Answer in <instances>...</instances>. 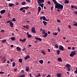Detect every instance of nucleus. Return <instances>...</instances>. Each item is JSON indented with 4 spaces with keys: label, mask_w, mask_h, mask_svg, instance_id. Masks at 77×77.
I'll list each match as a JSON object with an SVG mask.
<instances>
[{
    "label": "nucleus",
    "mask_w": 77,
    "mask_h": 77,
    "mask_svg": "<svg viewBox=\"0 0 77 77\" xmlns=\"http://www.w3.org/2000/svg\"><path fill=\"white\" fill-rule=\"evenodd\" d=\"M27 37L30 38L31 37H32V35H31L30 34H29L27 35Z\"/></svg>",
    "instance_id": "72a5a7b5"
},
{
    "label": "nucleus",
    "mask_w": 77,
    "mask_h": 77,
    "mask_svg": "<svg viewBox=\"0 0 77 77\" xmlns=\"http://www.w3.org/2000/svg\"><path fill=\"white\" fill-rule=\"evenodd\" d=\"M59 47V46L57 45H55L54 48H58Z\"/></svg>",
    "instance_id": "2f4dec72"
},
{
    "label": "nucleus",
    "mask_w": 77,
    "mask_h": 77,
    "mask_svg": "<svg viewBox=\"0 0 77 77\" xmlns=\"http://www.w3.org/2000/svg\"><path fill=\"white\" fill-rule=\"evenodd\" d=\"M73 25L74 26H77V22H75V21H74L73 22Z\"/></svg>",
    "instance_id": "412c9836"
},
{
    "label": "nucleus",
    "mask_w": 77,
    "mask_h": 77,
    "mask_svg": "<svg viewBox=\"0 0 77 77\" xmlns=\"http://www.w3.org/2000/svg\"><path fill=\"white\" fill-rule=\"evenodd\" d=\"M74 13H75L76 15H77V11H74Z\"/></svg>",
    "instance_id": "e2e57ef3"
},
{
    "label": "nucleus",
    "mask_w": 77,
    "mask_h": 77,
    "mask_svg": "<svg viewBox=\"0 0 77 77\" xmlns=\"http://www.w3.org/2000/svg\"><path fill=\"white\" fill-rule=\"evenodd\" d=\"M22 12H24V13H25V12H26V11H25V10H23L22 11Z\"/></svg>",
    "instance_id": "603ef678"
},
{
    "label": "nucleus",
    "mask_w": 77,
    "mask_h": 77,
    "mask_svg": "<svg viewBox=\"0 0 77 77\" xmlns=\"http://www.w3.org/2000/svg\"><path fill=\"white\" fill-rule=\"evenodd\" d=\"M47 35H48V34H47V33H46L44 35H43V37L44 38H46L47 36Z\"/></svg>",
    "instance_id": "4468645a"
},
{
    "label": "nucleus",
    "mask_w": 77,
    "mask_h": 77,
    "mask_svg": "<svg viewBox=\"0 0 77 77\" xmlns=\"http://www.w3.org/2000/svg\"><path fill=\"white\" fill-rule=\"evenodd\" d=\"M19 62L20 63H22V62H23V60H22V59H20L19 60Z\"/></svg>",
    "instance_id": "cd10ccee"
},
{
    "label": "nucleus",
    "mask_w": 77,
    "mask_h": 77,
    "mask_svg": "<svg viewBox=\"0 0 77 77\" xmlns=\"http://www.w3.org/2000/svg\"><path fill=\"white\" fill-rule=\"evenodd\" d=\"M26 71H28L29 70V67H26Z\"/></svg>",
    "instance_id": "a878e982"
},
{
    "label": "nucleus",
    "mask_w": 77,
    "mask_h": 77,
    "mask_svg": "<svg viewBox=\"0 0 77 77\" xmlns=\"http://www.w3.org/2000/svg\"><path fill=\"white\" fill-rule=\"evenodd\" d=\"M74 6H73V5H72L71 6V8H74Z\"/></svg>",
    "instance_id": "69168bd1"
},
{
    "label": "nucleus",
    "mask_w": 77,
    "mask_h": 77,
    "mask_svg": "<svg viewBox=\"0 0 77 77\" xmlns=\"http://www.w3.org/2000/svg\"><path fill=\"white\" fill-rule=\"evenodd\" d=\"M16 49L18 51H21V48L19 47H17L16 48Z\"/></svg>",
    "instance_id": "f8f14e48"
},
{
    "label": "nucleus",
    "mask_w": 77,
    "mask_h": 77,
    "mask_svg": "<svg viewBox=\"0 0 77 77\" xmlns=\"http://www.w3.org/2000/svg\"><path fill=\"white\" fill-rule=\"evenodd\" d=\"M41 10V7L40 6L38 7V11H39L40 12Z\"/></svg>",
    "instance_id": "c85d7f7f"
},
{
    "label": "nucleus",
    "mask_w": 77,
    "mask_h": 77,
    "mask_svg": "<svg viewBox=\"0 0 77 77\" xmlns=\"http://www.w3.org/2000/svg\"><path fill=\"white\" fill-rule=\"evenodd\" d=\"M1 32H2V33H4V32H5V30H2L1 31Z\"/></svg>",
    "instance_id": "a19ab883"
},
{
    "label": "nucleus",
    "mask_w": 77,
    "mask_h": 77,
    "mask_svg": "<svg viewBox=\"0 0 77 77\" xmlns=\"http://www.w3.org/2000/svg\"><path fill=\"white\" fill-rule=\"evenodd\" d=\"M69 0H65V4H68L69 3Z\"/></svg>",
    "instance_id": "aec40b11"
},
{
    "label": "nucleus",
    "mask_w": 77,
    "mask_h": 77,
    "mask_svg": "<svg viewBox=\"0 0 77 77\" xmlns=\"http://www.w3.org/2000/svg\"><path fill=\"white\" fill-rule=\"evenodd\" d=\"M38 6H40L41 7L42 9H43V7H44V3H38Z\"/></svg>",
    "instance_id": "423d86ee"
},
{
    "label": "nucleus",
    "mask_w": 77,
    "mask_h": 77,
    "mask_svg": "<svg viewBox=\"0 0 77 77\" xmlns=\"http://www.w3.org/2000/svg\"><path fill=\"white\" fill-rule=\"evenodd\" d=\"M29 28V25H27L26 26V29H28Z\"/></svg>",
    "instance_id": "ea45409f"
},
{
    "label": "nucleus",
    "mask_w": 77,
    "mask_h": 77,
    "mask_svg": "<svg viewBox=\"0 0 77 77\" xmlns=\"http://www.w3.org/2000/svg\"><path fill=\"white\" fill-rule=\"evenodd\" d=\"M10 27H14V23H12V22H11L9 23Z\"/></svg>",
    "instance_id": "9b49d317"
},
{
    "label": "nucleus",
    "mask_w": 77,
    "mask_h": 77,
    "mask_svg": "<svg viewBox=\"0 0 77 77\" xmlns=\"http://www.w3.org/2000/svg\"><path fill=\"white\" fill-rule=\"evenodd\" d=\"M27 59H29V58H30V56H29V55H27L26 56Z\"/></svg>",
    "instance_id": "c03bdc74"
},
{
    "label": "nucleus",
    "mask_w": 77,
    "mask_h": 77,
    "mask_svg": "<svg viewBox=\"0 0 77 77\" xmlns=\"http://www.w3.org/2000/svg\"><path fill=\"white\" fill-rule=\"evenodd\" d=\"M5 74V72H3L2 71L0 72V74Z\"/></svg>",
    "instance_id": "79ce46f5"
},
{
    "label": "nucleus",
    "mask_w": 77,
    "mask_h": 77,
    "mask_svg": "<svg viewBox=\"0 0 77 77\" xmlns=\"http://www.w3.org/2000/svg\"><path fill=\"white\" fill-rule=\"evenodd\" d=\"M74 72L76 74H77V67L76 68V70L75 71H74Z\"/></svg>",
    "instance_id": "473e14b6"
},
{
    "label": "nucleus",
    "mask_w": 77,
    "mask_h": 77,
    "mask_svg": "<svg viewBox=\"0 0 77 77\" xmlns=\"http://www.w3.org/2000/svg\"><path fill=\"white\" fill-rule=\"evenodd\" d=\"M74 8L75 9H77V7H75V6H74Z\"/></svg>",
    "instance_id": "0e129e2a"
},
{
    "label": "nucleus",
    "mask_w": 77,
    "mask_h": 77,
    "mask_svg": "<svg viewBox=\"0 0 77 77\" xmlns=\"http://www.w3.org/2000/svg\"><path fill=\"white\" fill-rule=\"evenodd\" d=\"M14 5H15L13 3H9L8 4V6L9 7H12V6H14Z\"/></svg>",
    "instance_id": "6e6552de"
},
{
    "label": "nucleus",
    "mask_w": 77,
    "mask_h": 77,
    "mask_svg": "<svg viewBox=\"0 0 77 77\" xmlns=\"http://www.w3.org/2000/svg\"><path fill=\"white\" fill-rule=\"evenodd\" d=\"M35 39H36V40H38V41H42V38H39L38 37H36Z\"/></svg>",
    "instance_id": "ddd939ff"
},
{
    "label": "nucleus",
    "mask_w": 77,
    "mask_h": 77,
    "mask_svg": "<svg viewBox=\"0 0 77 77\" xmlns=\"http://www.w3.org/2000/svg\"><path fill=\"white\" fill-rule=\"evenodd\" d=\"M47 75V74L46 73H45L44 74H43L42 76L43 77H45Z\"/></svg>",
    "instance_id": "c9c22d12"
},
{
    "label": "nucleus",
    "mask_w": 77,
    "mask_h": 77,
    "mask_svg": "<svg viewBox=\"0 0 77 77\" xmlns=\"http://www.w3.org/2000/svg\"><path fill=\"white\" fill-rule=\"evenodd\" d=\"M39 62L41 64H42L44 63V61H43V60H39Z\"/></svg>",
    "instance_id": "dca6fc26"
},
{
    "label": "nucleus",
    "mask_w": 77,
    "mask_h": 77,
    "mask_svg": "<svg viewBox=\"0 0 77 77\" xmlns=\"http://www.w3.org/2000/svg\"><path fill=\"white\" fill-rule=\"evenodd\" d=\"M10 22L11 23V21H10V20H8L7 22V23H9Z\"/></svg>",
    "instance_id": "052dcab7"
},
{
    "label": "nucleus",
    "mask_w": 77,
    "mask_h": 77,
    "mask_svg": "<svg viewBox=\"0 0 77 77\" xmlns=\"http://www.w3.org/2000/svg\"><path fill=\"white\" fill-rule=\"evenodd\" d=\"M52 0L54 2V4L55 5V8L58 9H60V10L63 9V5L58 3L56 0Z\"/></svg>",
    "instance_id": "f257e3e1"
},
{
    "label": "nucleus",
    "mask_w": 77,
    "mask_h": 77,
    "mask_svg": "<svg viewBox=\"0 0 77 77\" xmlns=\"http://www.w3.org/2000/svg\"><path fill=\"white\" fill-rule=\"evenodd\" d=\"M42 18L43 20H44V21H49V20H47L46 19V18L45 17V16H43Z\"/></svg>",
    "instance_id": "9d476101"
},
{
    "label": "nucleus",
    "mask_w": 77,
    "mask_h": 77,
    "mask_svg": "<svg viewBox=\"0 0 77 77\" xmlns=\"http://www.w3.org/2000/svg\"><path fill=\"white\" fill-rule=\"evenodd\" d=\"M6 39L3 40H2V43H5V42H6Z\"/></svg>",
    "instance_id": "6ab92c4d"
},
{
    "label": "nucleus",
    "mask_w": 77,
    "mask_h": 77,
    "mask_svg": "<svg viewBox=\"0 0 77 77\" xmlns=\"http://www.w3.org/2000/svg\"><path fill=\"white\" fill-rule=\"evenodd\" d=\"M15 66V62H14L13 63V67H14Z\"/></svg>",
    "instance_id": "e433bc0d"
},
{
    "label": "nucleus",
    "mask_w": 77,
    "mask_h": 77,
    "mask_svg": "<svg viewBox=\"0 0 77 77\" xmlns=\"http://www.w3.org/2000/svg\"><path fill=\"white\" fill-rule=\"evenodd\" d=\"M26 50V48H23V49L22 51H24Z\"/></svg>",
    "instance_id": "6e6d98bb"
},
{
    "label": "nucleus",
    "mask_w": 77,
    "mask_h": 77,
    "mask_svg": "<svg viewBox=\"0 0 77 77\" xmlns=\"http://www.w3.org/2000/svg\"><path fill=\"white\" fill-rule=\"evenodd\" d=\"M17 68L15 69H14V71L15 72H16V71H17Z\"/></svg>",
    "instance_id": "680f3d73"
},
{
    "label": "nucleus",
    "mask_w": 77,
    "mask_h": 77,
    "mask_svg": "<svg viewBox=\"0 0 77 77\" xmlns=\"http://www.w3.org/2000/svg\"><path fill=\"white\" fill-rule=\"evenodd\" d=\"M22 77H25V75L24 74H23Z\"/></svg>",
    "instance_id": "338daca9"
},
{
    "label": "nucleus",
    "mask_w": 77,
    "mask_h": 77,
    "mask_svg": "<svg viewBox=\"0 0 77 77\" xmlns=\"http://www.w3.org/2000/svg\"><path fill=\"white\" fill-rule=\"evenodd\" d=\"M41 52L44 55H46V54L45 53V52H44V51L43 50H42L41 51Z\"/></svg>",
    "instance_id": "2eb2a0df"
},
{
    "label": "nucleus",
    "mask_w": 77,
    "mask_h": 77,
    "mask_svg": "<svg viewBox=\"0 0 77 77\" xmlns=\"http://www.w3.org/2000/svg\"><path fill=\"white\" fill-rule=\"evenodd\" d=\"M13 21H16V20H15V18H13Z\"/></svg>",
    "instance_id": "37998d69"
},
{
    "label": "nucleus",
    "mask_w": 77,
    "mask_h": 77,
    "mask_svg": "<svg viewBox=\"0 0 77 77\" xmlns=\"http://www.w3.org/2000/svg\"><path fill=\"white\" fill-rule=\"evenodd\" d=\"M26 2H31V1L30 0H26Z\"/></svg>",
    "instance_id": "de8ad7c7"
},
{
    "label": "nucleus",
    "mask_w": 77,
    "mask_h": 77,
    "mask_svg": "<svg viewBox=\"0 0 77 77\" xmlns=\"http://www.w3.org/2000/svg\"><path fill=\"white\" fill-rule=\"evenodd\" d=\"M61 74L60 73H58L57 74V77H61Z\"/></svg>",
    "instance_id": "f3484780"
},
{
    "label": "nucleus",
    "mask_w": 77,
    "mask_h": 77,
    "mask_svg": "<svg viewBox=\"0 0 77 77\" xmlns=\"http://www.w3.org/2000/svg\"><path fill=\"white\" fill-rule=\"evenodd\" d=\"M26 4V2H22V4L23 5H25Z\"/></svg>",
    "instance_id": "7c9ffc66"
},
{
    "label": "nucleus",
    "mask_w": 77,
    "mask_h": 77,
    "mask_svg": "<svg viewBox=\"0 0 77 77\" xmlns=\"http://www.w3.org/2000/svg\"><path fill=\"white\" fill-rule=\"evenodd\" d=\"M66 68H69L70 67V65H69V64H67L66 65Z\"/></svg>",
    "instance_id": "4be33fe9"
},
{
    "label": "nucleus",
    "mask_w": 77,
    "mask_h": 77,
    "mask_svg": "<svg viewBox=\"0 0 77 77\" xmlns=\"http://www.w3.org/2000/svg\"><path fill=\"white\" fill-rule=\"evenodd\" d=\"M68 71H70L71 69H70V68H69V67L68 68Z\"/></svg>",
    "instance_id": "49530a36"
},
{
    "label": "nucleus",
    "mask_w": 77,
    "mask_h": 77,
    "mask_svg": "<svg viewBox=\"0 0 77 77\" xmlns=\"http://www.w3.org/2000/svg\"><path fill=\"white\" fill-rule=\"evenodd\" d=\"M31 31L32 33H36V31H35V27H33L32 28Z\"/></svg>",
    "instance_id": "39448f33"
},
{
    "label": "nucleus",
    "mask_w": 77,
    "mask_h": 77,
    "mask_svg": "<svg viewBox=\"0 0 77 77\" xmlns=\"http://www.w3.org/2000/svg\"><path fill=\"white\" fill-rule=\"evenodd\" d=\"M38 4L39 3H44V2L45 1V0H36Z\"/></svg>",
    "instance_id": "7ed1b4c3"
},
{
    "label": "nucleus",
    "mask_w": 77,
    "mask_h": 77,
    "mask_svg": "<svg viewBox=\"0 0 77 77\" xmlns=\"http://www.w3.org/2000/svg\"><path fill=\"white\" fill-rule=\"evenodd\" d=\"M57 60L59 62H62V58H58Z\"/></svg>",
    "instance_id": "a211bd4d"
},
{
    "label": "nucleus",
    "mask_w": 77,
    "mask_h": 77,
    "mask_svg": "<svg viewBox=\"0 0 77 77\" xmlns=\"http://www.w3.org/2000/svg\"><path fill=\"white\" fill-rule=\"evenodd\" d=\"M26 39L25 38H24L23 40L22 39H20V42H26Z\"/></svg>",
    "instance_id": "0eeeda50"
},
{
    "label": "nucleus",
    "mask_w": 77,
    "mask_h": 77,
    "mask_svg": "<svg viewBox=\"0 0 77 77\" xmlns=\"http://www.w3.org/2000/svg\"><path fill=\"white\" fill-rule=\"evenodd\" d=\"M68 50H71V48L70 47H68Z\"/></svg>",
    "instance_id": "13d9d810"
},
{
    "label": "nucleus",
    "mask_w": 77,
    "mask_h": 77,
    "mask_svg": "<svg viewBox=\"0 0 77 77\" xmlns=\"http://www.w3.org/2000/svg\"><path fill=\"white\" fill-rule=\"evenodd\" d=\"M68 27L69 28V29H71V26L70 25H69Z\"/></svg>",
    "instance_id": "3c124183"
},
{
    "label": "nucleus",
    "mask_w": 77,
    "mask_h": 77,
    "mask_svg": "<svg viewBox=\"0 0 77 77\" xmlns=\"http://www.w3.org/2000/svg\"><path fill=\"white\" fill-rule=\"evenodd\" d=\"M59 49L60 50H62V51H63V50H64V47H63L61 45H60L59 47Z\"/></svg>",
    "instance_id": "20e7f679"
},
{
    "label": "nucleus",
    "mask_w": 77,
    "mask_h": 77,
    "mask_svg": "<svg viewBox=\"0 0 77 77\" xmlns=\"http://www.w3.org/2000/svg\"><path fill=\"white\" fill-rule=\"evenodd\" d=\"M42 17L41 16L40 17V19L41 20H42Z\"/></svg>",
    "instance_id": "774afa93"
},
{
    "label": "nucleus",
    "mask_w": 77,
    "mask_h": 77,
    "mask_svg": "<svg viewBox=\"0 0 77 77\" xmlns=\"http://www.w3.org/2000/svg\"><path fill=\"white\" fill-rule=\"evenodd\" d=\"M41 77V74L39 73H38L37 74V75H36V77Z\"/></svg>",
    "instance_id": "5701e85b"
},
{
    "label": "nucleus",
    "mask_w": 77,
    "mask_h": 77,
    "mask_svg": "<svg viewBox=\"0 0 77 77\" xmlns=\"http://www.w3.org/2000/svg\"><path fill=\"white\" fill-rule=\"evenodd\" d=\"M53 6H52L51 7V11H53Z\"/></svg>",
    "instance_id": "864d4df0"
},
{
    "label": "nucleus",
    "mask_w": 77,
    "mask_h": 77,
    "mask_svg": "<svg viewBox=\"0 0 77 77\" xmlns=\"http://www.w3.org/2000/svg\"><path fill=\"white\" fill-rule=\"evenodd\" d=\"M29 75L30 77H33V76H32V75L31 74V73L29 74Z\"/></svg>",
    "instance_id": "bf43d9fd"
},
{
    "label": "nucleus",
    "mask_w": 77,
    "mask_h": 77,
    "mask_svg": "<svg viewBox=\"0 0 77 77\" xmlns=\"http://www.w3.org/2000/svg\"><path fill=\"white\" fill-rule=\"evenodd\" d=\"M72 49V50H75V47H73Z\"/></svg>",
    "instance_id": "5fc2aeb1"
},
{
    "label": "nucleus",
    "mask_w": 77,
    "mask_h": 77,
    "mask_svg": "<svg viewBox=\"0 0 77 77\" xmlns=\"http://www.w3.org/2000/svg\"><path fill=\"white\" fill-rule=\"evenodd\" d=\"M75 52H77V51H72L71 52V53L69 54L70 57H73V56H74V55H75L76 54Z\"/></svg>",
    "instance_id": "f03ea898"
},
{
    "label": "nucleus",
    "mask_w": 77,
    "mask_h": 77,
    "mask_svg": "<svg viewBox=\"0 0 77 77\" xmlns=\"http://www.w3.org/2000/svg\"><path fill=\"white\" fill-rule=\"evenodd\" d=\"M43 23L45 26H46V25H47V22L45 21H43Z\"/></svg>",
    "instance_id": "393cba45"
},
{
    "label": "nucleus",
    "mask_w": 77,
    "mask_h": 77,
    "mask_svg": "<svg viewBox=\"0 0 77 77\" xmlns=\"http://www.w3.org/2000/svg\"><path fill=\"white\" fill-rule=\"evenodd\" d=\"M23 9H24V8H23H23H22L20 9V11H23Z\"/></svg>",
    "instance_id": "4c0bfd02"
},
{
    "label": "nucleus",
    "mask_w": 77,
    "mask_h": 77,
    "mask_svg": "<svg viewBox=\"0 0 77 77\" xmlns=\"http://www.w3.org/2000/svg\"><path fill=\"white\" fill-rule=\"evenodd\" d=\"M5 12H6L5 10H3L0 11V13L1 14H4V13H5Z\"/></svg>",
    "instance_id": "1a4fd4ad"
},
{
    "label": "nucleus",
    "mask_w": 77,
    "mask_h": 77,
    "mask_svg": "<svg viewBox=\"0 0 77 77\" xmlns=\"http://www.w3.org/2000/svg\"><path fill=\"white\" fill-rule=\"evenodd\" d=\"M57 54H60V51L59 50H57Z\"/></svg>",
    "instance_id": "f704fd0d"
},
{
    "label": "nucleus",
    "mask_w": 77,
    "mask_h": 77,
    "mask_svg": "<svg viewBox=\"0 0 77 77\" xmlns=\"http://www.w3.org/2000/svg\"><path fill=\"white\" fill-rule=\"evenodd\" d=\"M45 31L44 30H43L42 31V34H43V35H44V34H45Z\"/></svg>",
    "instance_id": "c756f323"
},
{
    "label": "nucleus",
    "mask_w": 77,
    "mask_h": 77,
    "mask_svg": "<svg viewBox=\"0 0 77 77\" xmlns=\"http://www.w3.org/2000/svg\"><path fill=\"white\" fill-rule=\"evenodd\" d=\"M11 39L12 41H14V40H15L16 38L15 37H12Z\"/></svg>",
    "instance_id": "b1692460"
},
{
    "label": "nucleus",
    "mask_w": 77,
    "mask_h": 77,
    "mask_svg": "<svg viewBox=\"0 0 77 77\" xmlns=\"http://www.w3.org/2000/svg\"><path fill=\"white\" fill-rule=\"evenodd\" d=\"M3 57V58L4 59V61H6V59L5 57Z\"/></svg>",
    "instance_id": "a18cd8bd"
},
{
    "label": "nucleus",
    "mask_w": 77,
    "mask_h": 77,
    "mask_svg": "<svg viewBox=\"0 0 77 77\" xmlns=\"http://www.w3.org/2000/svg\"><path fill=\"white\" fill-rule=\"evenodd\" d=\"M57 22L58 23H60V20H57Z\"/></svg>",
    "instance_id": "8fccbe9b"
},
{
    "label": "nucleus",
    "mask_w": 77,
    "mask_h": 77,
    "mask_svg": "<svg viewBox=\"0 0 77 77\" xmlns=\"http://www.w3.org/2000/svg\"><path fill=\"white\" fill-rule=\"evenodd\" d=\"M23 9H28L29 8V7H23Z\"/></svg>",
    "instance_id": "bb28decb"
},
{
    "label": "nucleus",
    "mask_w": 77,
    "mask_h": 77,
    "mask_svg": "<svg viewBox=\"0 0 77 77\" xmlns=\"http://www.w3.org/2000/svg\"><path fill=\"white\" fill-rule=\"evenodd\" d=\"M15 4L17 5L18 6V5H19V3L18 2H17L16 3H15Z\"/></svg>",
    "instance_id": "58836bf2"
},
{
    "label": "nucleus",
    "mask_w": 77,
    "mask_h": 77,
    "mask_svg": "<svg viewBox=\"0 0 77 77\" xmlns=\"http://www.w3.org/2000/svg\"><path fill=\"white\" fill-rule=\"evenodd\" d=\"M47 3L48 4V5H50V1H48Z\"/></svg>",
    "instance_id": "4d7b16f0"
},
{
    "label": "nucleus",
    "mask_w": 77,
    "mask_h": 77,
    "mask_svg": "<svg viewBox=\"0 0 77 77\" xmlns=\"http://www.w3.org/2000/svg\"><path fill=\"white\" fill-rule=\"evenodd\" d=\"M57 33H53V35H57Z\"/></svg>",
    "instance_id": "09e8293b"
}]
</instances>
